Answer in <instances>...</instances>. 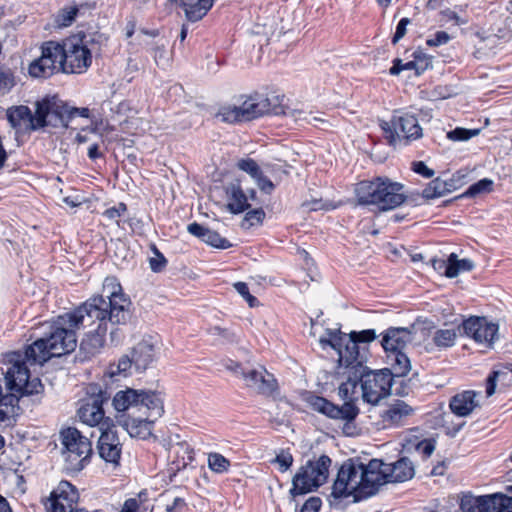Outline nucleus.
Listing matches in <instances>:
<instances>
[{"mask_svg": "<svg viewBox=\"0 0 512 512\" xmlns=\"http://www.w3.org/2000/svg\"><path fill=\"white\" fill-rule=\"evenodd\" d=\"M331 463L332 460L327 455H321L316 460H308L294 475L290 494L296 497L318 489L327 481Z\"/></svg>", "mask_w": 512, "mask_h": 512, "instance_id": "0eeeda50", "label": "nucleus"}, {"mask_svg": "<svg viewBox=\"0 0 512 512\" xmlns=\"http://www.w3.org/2000/svg\"><path fill=\"white\" fill-rule=\"evenodd\" d=\"M7 121L15 130H20L23 125L28 130H32L33 118L32 111L26 105L11 106L6 111Z\"/></svg>", "mask_w": 512, "mask_h": 512, "instance_id": "c85d7f7f", "label": "nucleus"}, {"mask_svg": "<svg viewBox=\"0 0 512 512\" xmlns=\"http://www.w3.org/2000/svg\"><path fill=\"white\" fill-rule=\"evenodd\" d=\"M490 501L489 512H512V497L493 494Z\"/></svg>", "mask_w": 512, "mask_h": 512, "instance_id": "4c0bfd02", "label": "nucleus"}, {"mask_svg": "<svg viewBox=\"0 0 512 512\" xmlns=\"http://www.w3.org/2000/svg\"><path fill=\"white\" fill-rule=\"evenodd\" d=\"M61 500H68L70 503H77L79 500V492L77 488L66 480L59 482L57 487L50 493L47 509L50 512H63L64 506L60 503Z\"/></svg>", "mask_w": 512, "mask_h": 512, "instance_id": "aec40b11", "label": "nucleus"}, {"mask_svg": "<svg viewBox=\"0 0 512 512\" xmlns=\"http://www.w3.org/2000/svg\"><path fill=\"white\" fill-rule=\"evenodd\" d=\"M342 367L345 369L343 374L347 377V380L338 388V395L344 401L342 406L314 394H310L306 401L314 411L331 419L345 421L347 423L346 426H348L359 414V408L356 406L355 401L357 400L356 389L360 383L358 380L360 370L356 367V364L342 365Z\"/></svg>", "mask_w": 512, "mask_h": 512, "instance_id": "f03ea898", "label": "nucleus"}, {"mask_svg": "<svg viewBox=\"0 0 512 512\" xmlns=\"http://www.w3.org/2000/svg\"><path fill=\"white\" fill-rule=\"evenodd\" d=\"M279 465L281 472H286L293 464V456L288 450H281L273 460Z\"/></svg>", "mask_w": 512, "mask_h": 512, "instance_id": "3c124183", "label": "nucleus"}, {"mask_svg": "<svg viewBox=\"0 0 512 512\" xmlns=\"http://www.w3.org/2000/svg\"><path fill=\"white\" fill-rule=\"evenodd\" d=\"M103 292L106 295L91 297L73 311L58 316L49 325L45 336L36 339L24 352L13 351L9 354L20 356V367H27V362L43 365L53 357L74 351L77 346L76 331L86 328L89 330L80 343V350L87 356L100 351L108 333L111 343L117 344L122 338L119 326L126 325L130 320L132 303L115 277L105 279Z\"/></svg>", "mask_w": 512, "mask_h": 512, "instance_id": "f257e3e1", "label": "nucleus"}, {"mask_svg": "<svg viewBox=\"0 0 512 512\" xmlns=\"http://www.w3.org/2000/svg\"><path fill=\"white\" fill-rule=\"evenodd\" d=\"M90 45L94 46L95 43L91 36L84 33L72 35L61 43L58 42L62 73H85L92 64L94 48Z\"/></svg>", "mask_w": 512, "mask_h": 512, "instance_id": "20e7f679", "label": "nucleus"}, {"mask_svg": "<svg viewBox=\"0 0 512 512\" xmlns=\"http://www.w3.org/2000/svg\"><path fill=\"white\" fill-rule=\"evenodd\" d=\"M150 250L154 255L153 257L149 258L150 269L154 273L162 272L167 266V259L154 243L150 245Z\"/></svg>", "mask_w": 512, "mask_h": 512, "instance_id": "a19ab883", "label": "nucleus"}, {"mask_svg": "<svg viewBox=\"0 0 512 512\" xmlns=\"http://www.w3.org/2000/svg\"><path fill=\"white\" fill-rule=\"evenodd\" d=\"M433 269L438 272L441 275L446 276L447 278H450L448 269H449V257L444 259H432L431 260Z\"/></svg>", "mask_w": 512, "mask_h": 512, "instance_id": "4d7b16f0", "label": "nucleus"}, {"mask_svg": "<svg viewBox=\"0 0 512 512\" xmlns=\"http://www.w3.org/2000/svg\"><path fill=\"white\" fill-rule=\"evenodd\" d=\"M240 100H243L239 106L244 122L260 118L266 114L280 115V112H282L279 106H277V102L280 100L279 96L269 98L262 94L254 93L242 95Z\"/></svg>", "mask_w": 512, "mask_h": 512, "instance_id": "4468645a", "label": "nucleus"}, {"mask_svg": "<svg viewBox=\"0 0 512 512\" xmlns=\"http://www.w3.org/2000/svg\"><path fill=\"white\" fill-rule=\"evenodd\" d=\"M456 189L453 179L443 180L437 177L430 181L422 191V197L427 200L442 197Z\"/></svg>", "mask_w": 512, "mask_h": 512, "instance_id": "c756f323", "label": "nucleus"}, {"mask_svg": "<svg viewBox=\"0 0 512 512\" xmlns=\"http://www.w3.org/2000/svg\"><path fill=\"white\" fill-rule=\"evenodd\" d=\"M208 466L216 473H224L229 470L230 461L220 453H210L208 455Z\"/></svg>", "mask_w": 512, "mask_h": 512, "instance_id": "79ce46f5", "label": "nucleus"}, {"mask_svg": "<svg viewBox=\"0 0 512 512\" xmlns=\"http://www.w3.org/2000/svg\"><path fill=\"white\" fill-rule=\"evenodd\" d=\"M139 502L135 498H129L125 500L121 510L119 512H138Z\"/></svg>", "mask_w": 512, "mask_h": 512, "instance_id": "774afa93", "label": "nucleus"}, {"mask_svg": "<svg viewBox=\"0 0 512 512\" xmlns=\"http://www.w3.org/2000/svg\"><path fill=\"white\" fill-rule=\"evenodd\" d=\"M441 15L443 17V20L445 21H453L455 25H463L466 24V20H463L460 18V16L451 9H445L441 11Z\"/></svg>", "mask_w": 512, "mask_h": 512, "instance_id": "e2e57ef3", "label": "nucleus"}, {"mask_svg": "<svg viewBox=\"0 0 512 512\" xmlns=\"http://www.w3.org/2000/svg\"><path fill=\"white\" fill-rule=\"evenodd\" d=\"M211 333L213 335H217V336L223 338L228 343H233V342L238 341L237 335L233 331L226 329V328H221L219 326H215V327L211 328Z\"/></svg>", "mask_w": 512, "mask_h": 512, "instance_id": "5fc2aeb1", "label": "nucleus"}, {"mask_svg": "<svg viewBox=\"0 0 512 512\" xmlns=\"http://www.w3.org/2000/svg\"><path fill=\"white\" fill-rule=\"evenodd\" d=\"M241 114L239 105H225L219 109L216 114V118L224 123L235 124L244 122Z\"/></svg>", "mask_w": 512, "mask_h": 512, "instance_id": "e433bc0d", "label": "nucleus"}, {"mask_svg": "<svg viewBox=\"0 0 512 512\" xmlns=\"http://www.w3.org/2000/svg\"><path fill=\"white\" fill-rule=\"evenodd\" d=\"M209 228L197 223V222H193V223H190L188 226H187V230L188 232L201 239L202 241H204L205 239V236H206V231H208Z\"/></svg>", "mask_w": 512, "mask_h": 512, "instance_id": "680f3d73", "label": "nucleus"}, {"mask_svg": "<svg viewBox=\"0 0 512 512\" xmlns=\"http://www.w3.org/2000/svg\"><path fill=\"white\" fill-rule=\"evenodd\" d=\"M100 436L97 441V453L106 463L114 466L119 465L122 454V443L116 433L111 428H99Z\"/></svg>", "mask_w": 512, "mask_h": 512, "instance_id": "a211bd4d", "label": "nucleus"}, {"mask_svg": "<svg viewBox=\"0 0 512 512\" xmlns=\"http://www.w3.org/2000/svg\"><path fill=\"white\" fill-rule=\"evenodd\" d=\"M456 333L453 329H438L433 335V343L438 348H448L455 344Z\"/></svg>", "mask_w": 512, "mask_h": 512, "instance_id": "58836bf2", "label": "nucleus"}, {"mask_svg": "<svg viewBox=\"0 0 512 512\" xmlns=\"http://www.w3.org/2000/svg\"><path fill=\"white\" fill-rule=\"evenodd\" d=\"M490 495L475 497L470 493L463 494L460 509L463 512H489Z\"/></svg>", "mask_w": 512, "mask_h": 512, "instance_id": "473e14b6", "label": "nucleus"}, {"mask_svg": "<svg viewBox=\"0 0 512 512\" xmlns=\"http://www.w3.org/2000/svg\"><path fill=\"white\" fill-rule=\"evenodd\" d=\"M322 501L319 497H310L302 506L300 512H319Z\"/></svg>", "mask_w": 512, "mask_h": 512, "instance_id": "052dcab7", "label": "nucleus"}, {"mask_svg": "<svg viewBox=\"0 0 512 512\" xmlns=\"http://www.w3.org/2000/svg\"><path fill=\"white\" fill-rule=\"evenodd\" d=\"M477 395L478 393L473 390L462 391L454 395L449 402L452 413L458 417L470 415L479 406L476 400Z\"/></svg>", "mask_w": 512, "mask_h": 512, "instance_id": "b1692460", "label": "nucleus"}, {"mask_svg": "<svg viewBox=\"0 0 512 512\" xmlns=\"http://www.w3.org/2000/svg\"><path fill=\"white\" fill-rule=\"evenodd\" d=\"M260 189V191L264 194L270 195L275 190V184L264 175L263 171L255 178L253 179Z\"/></svg>", "mask_w": 512, "mask_h": 512, "instance_id": "603ef678", "label": "nucleus"}, {"mask_svg": "<svg viewBox=\"0 0 512 512\" xmlns=\"http://www.w3.org/2000/svg\"><path fill=\"white\" fill-rule=\"evenodd\" d=\"M359 368L358 380L361 383L362 398L365 402L377 405L381 399L391 393L393 381L389 369L370 370L365 364L356 365Z\"/></svg>", "mask_w": 512, "mask_h": 512, "instance_id": "6e6552de", "label": "nucleus"}, {"mask_svg": "<svg viewBox=\"0 0 512 512\" xmlns=\"http://www.w3.org/2000/svg\"><path fill=\"white\" fill-rule=\"evenodd\" d=\"M463 333L476 343L491 348L497 339L498 324L489 322L485 317L471 316L462 322Z\"/></svg>", "mask_w": 512, "mask_h": 512, "instance_id": "dca6fc26", "label": "nucleus"}, {"mask_svg": "<svg viewBox=\"0 0 512 512\" xmlns=\"http://www.w3.org/2000/svg\"><path fill=\"white\" fill-rule=\"evenodd\" d=\"M61 442L65 461L64 469L70 474L80 472L88 464L92 454L91 442L74 427L61 431Z\"/></svg>", "mask_w": 512, "mask_h": 512, "instance_id": "423d86ee", "label": "nucleus"}, {"mask_svg": "<svg viewBox=\"0 0 512 512\" xmlns=\"http://www.w3.org/2000/svg\"><path fill=\"white\" fill-rule=\"evenodd\" d=\"M265 217V213L261 208L250 210L245 215V221H248L250 225L262 223Z\"/></svg>", "mask_w": 512, "mask_h": 512, "instance_id": "bf43d9fd", "label": "nucleus"}, {"mask_svg": "<svg viewBox=\"0 0 512 512\" xmlns=\"http://www.w3.org/2000/svg\"><path fill=\"white\" fill-rule=\"evenodd\" d=\"M110 397V393L103 390L100 385H90L87 397L81 401L77 411L80 421L91 427L101 425L104 419L103 404L107 403Z\"/></svg>", "mask_w": 512, "mask_h": 512, "instance_id": "ddd939ff", "label": "nucleus"}, {"mask_svg": "<svg viewBox=\"0 0 512 512\" xmlns=\"http://www.w3.org/2000/svg\"><path fill=\"white\" fill-rule=\"evenodd\" d=\"M387 359L391 365L389 370L395 383H397L395 378H402L411 370L410 360L404 351L387 354Z\"/></svg>", "mask_w": 512, "mask_h": 512, "instance_id": "2f4dec72", "label": "nucleus"}, {"mask_svg": "<svg viewBox=\"0 0 512 512\" xmlns=\"http://www.w3.org/2000/svg\"><path fill=\"white\" fill-rule=\"evenodd\" d=\"M203 242L218 249H227L232 246L226 238L222 237L218 232L210 229L206 231V236Z\"/></svg>", "mask_w": 512, "mask_h": 512, "instance_id": "de8ad7c7", "label": "nucleus"}, {"mask_svg": "<svg viewBox=\"0 0 512 512\" xmlns=\"http://www.w3.org/2000/svg\"><path fill=\"white\" fill-rule=\"evenodd\" d=\"M134 367V358L132 354L123 355L117 365L110 366V374L111 376H115L116 374H122L123 376H127L130 374L131 368Z\"/></svg>", "mask_w": 512, "mask_h": 512, "instance_id": "c03bdc74", "label": "nucleus"}, {"mask_svg": "<svg viewBox=\"0 0 512 512\" xmlns=\"http://www.w3.org/2000/svg\"><path fill=\"white\" fill-rule=\"evenodd\" d=\"M385 139L390 146L408 145L422 137V128L417 117L403 110H395L389 121L379 123Z\"/></svg>", "mask_w": 512, "mask_h": 512, "instance_id": "39448f33", "label": "nucleus"}, {"mask_svg": "<svg viewBox=\"0 0 512 512\" xmlns=\"http://www.w3.org/2000/svg\"><path fill=\"white\" fill-rule=\"evenodd\" d=\"M302 207L308 211H329L335 208V206H333L331 203L317 198L304 201L302 203Z\"/></svg>", "mask_w": 512, "mask_h": 512, "instance_id": "8fccbe9b", "label": "nucleus"}, {"mask_svg": "<svg viewBox=\"0 0 512 512\" xmlns=\"http://www.w3.org/2000/svg\"><path fill=\"white\" fill-rule=\"evenodd\" d=\"M411 169L421 175L424 178H432L435 174L434 170L429 168L423 161H414L412 162Z\"/></svg>", "mask_w": 512, "mask_h": 512, "instance_id": "864d4df0", "label": "nucleus"}, {"mask_svg": "<svg viewBox=\"0 0 512 512\" xmlns=\"http://www.w3.org/2000/svg\"><path fill=\"white\" fill-rule=\"evenodd\" d=\"M416 66V75L423 74L427 69L432 67L433 57L417 49L412 54Z\"/></svg>", "mask_w": 512, "mask_h": 512, "instance_id": "37998d69", "label": "nucleus"}, {"mask_svg": "<svg viewBox=\"0 0 512 512\" xmlns=\"http://www.w3.org/2000/svg\"><path fill=\"white\" fill-rule=\"evenodd\" d=\"M186 506L187 504L184 498L175 497L172 504L167 505L166 512H184Z\"/></svg>", "mask_w": 512, "mask_h": 512, "instance_id": "69168bd1", "label": "nucleus"}, {"mask_svg": "<svg viewBox=\"0 0 512 512\" xmlns=\"http://www.w3.org/2000/svg\"><path fill=\"white\" fill-rule=\"evenodd\" d=\"M389 483L405 482L414 476V467L407 457L393 463H385Z\"/></svg>", "mask_w": 512, "mask_h": 512, "instance_id": "a878e982", "label": "nucleus"}, {"mask_svg": "<svg viewBox=\"0 0 512 512\" xmlns=\"http://www.w3.org/2000/svg\"><path fill=\"white\" fill-rule=\"evenodd\" d=\"M410 23V19L409 18H402L397 26H396V31L392 37V43L393 44H396L400 39H402L405 34H406V30H407V25Z\"/></svg>", "mask_w": 512, "mask_h": 512, "instance_id": "13d9d810", "label": "nucleus"}, {"mask_svg": "<svg viewBox=\"0 0 512 512\" xmlns=\"http://www.w3.org/2000/svg\"><path fill=\"white\" fill-rule=\"evenodd\" d=\"M328 337H321L320 343L322 347L330 346L333 348L338 356L339 367L342 365H352L353 364V353L352 350L348 349L350 339V334L343 333L340 330H327Z\"/></svg>", "mask_w": 512, "mask_h": 512, "instance_id": "6ab92c4d", "label": "nucleus"}, {"mask_svg": "<svg viewBox=\"0 0 512 512\" xmlns=\"http://www.w3.org/2000/svg\"><path fill=\"white\" fill-rule=\"evenodd\" d=\"M377 338L376 331L374 329H366L362 331H352L350 333V339H348V349L352 350L353 353V364H365L367 356L365 351L361 352L360 344H367L374 341Z\"/></svg>", "mask_w": 512, "mask_h": 512, "instance_id": "5701e85b", "label": "nucleus"}, {"mask_svg": "<svg viewBox=\"0 0 512 512\" xmlns=\"http://www.w3.org/2000/svg\"><path fill=\"white\" fill-rule=\"evenodd\" d=\"M360 481L362 482L361 461L355 459L344 461L333 483L331 496L334 499L352 496L354 503L364 500L363 492H360L362 486Z\"/></svg>", "mask_w": 512, "mask_h": 512, "instance_id": "9d476101", "label": "nucleus"}, {"mask_svg": "<svg viewBox=\"0 0 512 512\" xmlns=\"http://www.w3.org/2000/svg\"><path fill=\"white\" fill-rule=\"evenodd\" d=\"M449 275L450 278L457 277L460 273L469 272L474 269V262L468 258L458 259L457 254L451 253L449 256Z\"/></svg>", "mask_w": 512, "mask_h": 512, "instance_id": "f704fd0d", "label": "nucleus"}, {"mask_svg": "<svg viewBox=\"0 0 512 512\" xmlns=\"http://www.w3.org/2000/svg\"><path fill=\"white\" fill-rule=\"evenodd\" d=\"M51 97L36 102L35 114L32 113V130H38L52 124L51 110L53 109Z\"/></svg>", "mask_w": 512, "mask_h": 512, "instance_id": "7c9ffc66", "label": "nucleus"}, {"mask_svg": "<svg viewBox=\"0 0 512 512\" xmlns=\"http://www.w3.org/2000/svg\"><path fill=\"white\" fill-rule=\"evenodd\" d=\"M451 39L450 35L445 31H437L432 38L427 39L426 44L430 47L444 45Z\"/></svg>", "mask_w": 512, "mask_h": 512, "instance_id": "6e6d98bb", "label": "nucleus"}, {"mask_svg": "<svg viewBox=\"0 0 512 512\" xmlns=\"http://www.w3.org/2000/svg\"><path fill=\"white\" fill-rule=\"evenodd\" d=\"M228 368L236 375H240L245 381L246 386L259 394L269 396L278 388L277 380L274 375L268 372L264 367L245 370L240 364L234 363Z\"/></svg>", "mask_w": 512, "mask_h": 512, "instance_id": "2eb2a0df", "label": "nucleus"}, {"mask_svg": "<svg viewBox=\"0 0 512 512\" xmlns=\"http://www.w3.org/2000/svg\"><path fill=\"white\" fill-rule=\"evenodd\" d=\"M227 208L233 214H240L250 208L248 196L245 194L239 180L229 183L225 188Z\"/></svg>", "mask_w": 512, "mask_h": 512, "instance_id": "393cba45", "label": "nucleus"}, {"mask_svg": "<svg viewBox=\"0 0 512 512\" xmlns=\"http://www.w3.org/2000/svg\"><path fill=\"white\" fill-rule=\"evenodd\" d=\"M412 340L411 332L407 328L390 327L382 336L381 346L386 354L404 351Z\"/></svg>", "mask_w": 512, "mask_h": 512, "instance_id": "412c9836", "label": "nucleus"}, {"mask_svg": "<svg viewBox=\"0 0 512 512\" xmlns=\"http://www.w3.org/2000/svg\"><path fill=\"white\" fill-rule=\"evenodd\" d=\"M361 475L360 492H363L364 500L374 496L382 485L389 483L385 462L381 459H371L367 464L361 462Z\"/></svg>", "mask_w": 512, "mask_h": 512, "instance_id": "f3484780", "label": "nucleus"}, {"mask_svg": "<svg viewBox=\"0 0 512 512\" xmlns=\"http://www.w3.org/2000/svg\"><path fill=\"white\" fill-rule=\"evenodd\" d=\"M51 103H53V109L51 110L50 119H54L55 121V123H52V125L56 126L58 123H60L66 126L70 120V108L55 96L51 97Z\"/></svg>", "mask_w": 512, "mask_h": 512, "instance_id": "c9c22d12", "label": "nucleus"}, {"mask_svg": "<svg viewBox=\"0 0 512 512\" xmlns=\"http://www.w3.org/2000/svg\"><path fill=\"white\" fill-rule=\"evenodd\" d=\"M154 399V401H150V408L147 412H140L126 420H119V425L122 426L131 437L147 439L152 434L155 421L164 414L163 398Z\"/></svg>", "mask_w": 512, "mask_h": 512, "instance_id": "f8f14e48", "label": "nucleus"}, {"mask_svg": "<svg viewBox=\"0 0 512 512\" xmlns=\"http://www.w3.org/2000/svg\"><path fill=\"white\" fill-rule=\"evenodd\" d=\"M237 168L247 173L252 179H255L263 170L252 158H242L236 164Z\"/></svg>", "mask_w": 512, "mask_h": 512, "instance_id": "a18cd8bd", "label": "nucleus"}, {"mask_svg": "<svg viewBox=\"0 0 512 512\" xmlns=\"http://www.w3.org/2000/svg\"><path fill=\"white\" fill-rule=\"evenodd\" d=\"M417 449L419 451H421V453L426 456V457H429L434 449H435V445L432 441L430 440H424V441H421L418 445H417Z\"/></svg>", "mask_w": 512, "mask_h": 512, "instance_id": "338daca9", "label": "nucleus"}, {"mask_svg": "<svg viewBox=\"0 0 512 512\" xmlns=\"http://www.w3.org/2000/svg\"><path fill=\"white\" fill-rule=\"evenodd\" d=\"M134 358V368L137 372L145 371L155 360L156 350L148 341L139 342L131 351Z\"/></svg>", "mask_w": 512, "mask_h": 512, "instance_id": "bb28decb", "label": "nucleus"}, {"mask_svg": "<svg viewBox=\"0 0 512 512\" xmlns=\"http://www.w3.org/2000/svg\"><path fill=\"white\" fill-rule=\"evenodd\" d=\"M14 86V77L12 73L0 71V90H9Z\"/></svg>", "mask_w": 512, "mask_h": 512, "instance_id": "0e129e2a", "label": "nucleus"}, {"mask_svg": "<svg viewBox=\"0 0 512 512\" xmlns=\"http://www.w3.org/2000/svg\"><path fill=\"white\" fill-rule=\"evenodd\" d=\"M478 134L479 129L457 127L447 133V138L451 141H467Z\"/></svg>", "mask_w": 512, "mask_h": 512, "instance_id": "09e8293b", "label": "nucleus"}, {"mask_svg": "<svg viewBox=\"0 0 512 512\" xmlns=\"http://www.w3.org/2000/svg\"><path fill=\"white\" fill-rule=\"evenodd\" d=\"M213 3L214 0H179V6L189 22L200 21L212 8Z\"/></svg>", "mask_w": 512, "mask_h": 512, "instance_id": "cd10ccee", "label": "nucleus"}, {"mask_svg": "<svg viewBox=\"0 0 512 512\" xmlns=\"http://www.w3.org/2000/svg\"><path fill=\"white\" fill-rule=\"evenodd\" d=\"M494 182L489 178H483L470 185L461 197L473 198L479 194L489 193L493 190Z\"/></svg>", "mask_w": 512, "mask_h": 512, "instance_id": "ea45409f", "label": "nucleus"}, {"mask_svg": "<svg viewBox=\"0 0 512 512\" xmlns=\"http://www.w3.org/2000/svg\"><path fill=\"white\" fill-rule=\"evenodd\" d=\"M154 398L163 397L160 392L151 390L126 388L118 391L112 399L114 409L120 413L117 416V421L126 420L140 412H147L150 408V401H154Z\"/></svg>", "mask_w": 512, "mask_h": 512, "instance_id": "1a4fd4ad", "label": "nucleus"}, {"mask_svg": "<svg viewBox=\"0 0 512 512\" xmlns=\"http://www.w3.org/2000/svg\"><path fill=\"white\" fill-rule=\"evenodd\" d=\"M78 12L79 9L77 6H68L62 8L57 15V23L63 27L70 26L76 19Z\"/></svg>", "mask_w": 512, "mask_h": 512, "instance_id": "49530a36", "label": "nucleus"}, {"mask_svg": "<svg viewBox=\"0 0 512 512\" xmlns=\"http://www.w3.org/2000/svg\"><path fill=\"white\" fill-rule=\"evenodd\" d=\"M354 192L359 205H372L380 212L396 209L407 200L404 185L388 177L360 181L356 184Z\"/></svg>", "mask_w": 512, "mask_h": 512, "instance_id": "7ed1b4c3", "label": "nucleus"}, {"mask_svg": "<svg viewBox=\"0 0 512 512\" xmlns=\"http://www.w3.org/2000/svg\"><path fill=\"white\" fill-rule=\"evenodd\" d=\"M60 50L57 41H45L40 46V55L27 67L28 75L37 80H46L62 73Z\"/></svg>", "mask_w": 512, "mask_h": 512, "instance_id": "9b49d317", "label": "nucleus"}, {"mask_svg": "<svg viewBox=\"0 0 512 512\" xmlns=\"http://www.w3.org/2000/svg\"><path fill=\"white\" fill-rule=\"evenodd\" d=\"M277 106L282 110L280 115H284L288 118H291L294 122L299 123L300 125L307 123L312 124L313 121H320L318 117L312 116L310 112H307L302 109H292L290 107H286L282 105L280 102H277Z\"/></svg>", "mask_w": 512, "mask_h": 512, "instance_id": "72a5a7b5", "label": "nucleus"}, {"mask_svg": "<svg viewBox=\"0 0 512 512\" xmlns=\"http://www.w3.org/2000/svg\"><path fill=\"white\" fill-rule=\"evenodd\" d=\"M413 412L414 409L410 405L402 400H396L388 405L381 417L388 427H398L404 425Z\"/></svg>", "mask_w": 512, "mask_h": 512, "instance_id": "4be33fe9", "label": "nucleus"}]
</instances>
